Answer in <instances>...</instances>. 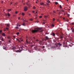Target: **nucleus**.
I'll list each match as a JSON object with an SVG mask.
<instances>
[{
    "label": "nucleus",
    "mask_w": 74,
    "mask_h": 74,
    "mask_svg": "<svg viewBox=\"0 0 74 74\" xmlns=\"http://www.w3.org/2000/svg\"><path fill=\"white\" fill-rule=\"evenodd\" d=\"M3 3V1H1V3Z\"/></svg>",
    "instance_id": "603ef678"
},
{
    "label": "nucleus",
    "mask_w": 74,
    "mask_h": 74,
    "mask_svg": "<svg viewBox=\"0 0 74 74\" xmlns=\"http://www.w3.org/2000/svg\"><path fill=\"white\" fill-rule=\"evenodd\" d=\"M35 18L36 19H37V17H36V18Z\"/></svg>",
    "instance_id": "5fc2aeb1"
},
{
    "label": "nucleus",
    "mask_w": 74,
    "mask_h": 74,
    "mask_svg": "<svg viewBox=\"0 0 74 74\" xmlns=\"http://www.w3.org/2000/svg\"><path fill=\"white\" fill-rule=\"evenodd\" d=\"M47 3H50V1L49 0L46 1Z\"/></svg>",
    "instance_id": "ddd939ff"
},
{
    "label": "nucleus",
    "mask_w": 74,
    "mask_h": 74,
    "mask_svg": "<svg viewBox=\"0 0 74 74\" xmlns=\"http://www.w3.org/2000/svg\"><path fill=\"white\" fill-rule=\"evenodd\" d=\"M21 29H20L18 31L19 32H20V31H21Z\"/></svg>",
    "instance_id": "a18cd8bd"
},
{
    "label": "nucleus",
    "mask_w": 74,
    "mask_h": 74,
    "mask_svg": "<svg viewBox=\"0 0 74 74\" xmlns=\"http://www.w3.org/2000/svg\"><path fill=\"white\" fill-rule=\"evenodd\" d=\"M13 38H14V39L15 38V36H13Z\"/></svg>",
    "instance_id": "49530a36"
},
{
    "label": "nucleus",
    "mask_w": 74,
    "mask_h": 74,
    "mask_svg": "<svg viewBox=\"0 0 74 74\" xmlns=\"http://www.w3.org/2000/svg\"><path fill=\"white\" fill-rule=\"evenodd\" d=\"M43 31V30H41L40 31V32H42Z\"/></svg>",
    "instance_id": "c85d7f7f"
},
{
    "label": "nucleus",
    "mask_w": 74,
    "mask_h": 74,
    "mask_svg": "<svg viewBox=\"0 0 74 74\" xmlns=\"http://www.w3.org/2000/svg\"><path fill=\"white\" fill-rule=\"evenodd\" d=\"M10 36H8V37H7V38L8 39H10Z\"/></svg>",
    "instance_id": "473e14b6"
},
{
    "label": "nucleus",
    "mask_w": 74,
    "mask_h": 74,
    "mask_svg": "<svg viewBox=\"0 0 74 74\" xmlns=\"http://www.w3.org/2000/svg\"><path fill=\"white\" fill-rule=\"evenodd\" d=\"M67 15L69 17V16H70V15L69 14H67Z\"/></svg>",
    "instance_id": "ea45409f"
},
{
    "label": "nucleus",
    "mask_w": 74,
    "mask_h": 74,
    "mask_svg": "<svg viewBox=\"0 0 74 74\" xmlns=\"http://www.w3.org/2000/svg\"><path fill=\"white\" fill-rule=\"evenodd\" d=\"M39 31V28H36L32 30V32L33 33L37 32Z\"/></svg>",
    "instance_id": "f03ea898"
},
{
    "label": "nucleus",
    "mask_w": 74,
    "mask_h": 74,
    "mask_svg": "<svg viewBox=\"0 0 74 74\" xmlns=\"http://www.w3.org/2000/svg\"><path fill=\"white\" fill-rule=\"evenodd\" d=\"M36 42H38V40H36Z\"/></svg>",
    "instance_id": "3c124183"
},
{
    "label": "nucleus",
    "mask_w": 74,
    "mask_h": 74,
    "mask_svg": "<svg viewBox=\"0 0 74 74\" xmlns=\"http://www.w3.org/2000/svg\"><path fill=\"white\" fill-rule=\"evenodd\" d=\"M66 0V1H68V2L69 1V0Z\"/></svg>",
    "instance_id": "338daca9"
},
{
    "label": "nucleus",
    "mask_w": 74,
    "mask_h": 74,
    "mask_svg": "<svg viewBox=\"0 0 74 74\" xmlns=\"http://www.w3.org/2000/svg\"><path fill=\"white\" fill-rule=\"evenodd\" d=\"M60 8H62V6H61V5H60Z\"/></svg>",
    "instance_id": "a878e982"
},
{
    "label": "nucleus",
    "mask_w": 74,
    "mask_h": 74,
    "mask_svg": "<svg viewBox=\"0 0 74 74\" xmlns=\"http://www.w3.org/2000/svg\"><path fill=\"white\" fill-rule=\"evenodd\" d=\"M22 15L23 16L25 15V13H22Z\"/></svg>",
    "instance_id": "4be33fe9"
},
{
    "label": "nucleus",
    "mask_w": 74,
    "mask_h": 74,
    "mask_svg": "<svg viewBox=\"0 0 74 74\" xmlns=\"http://www.w3.org/2000/svg\"><path fill=\"white\" fill-rule=\"evenodd\" d=\"M74 25V23H73L71 24H70V25Z\"/></svg>",
    "instance_id": "5701e85b"
},
{
    "label": "nucleus",
    "mask_w": 74,
    "mask_h": 74,
    "mask_svg": "<svg viewBox=\"0 0 74 74\" xmlns=\"http://www.w3.org/2000/svg\"><path fill=\"white\" fill-rule=\"evenodd\" d=\"M16 52H19L20 51L19 50L15 51Z\"/></svg>",
    "instance_id": "412c9836"
},
{
    "label": "nucleus",
    "mask_w": 74,
    "mask_h": 74,
    "mask_svg": "<svg viewBox=\"0 0 74 74\" xmlns=\"http://www.w3.org/2000/svg\"><path fill=\"white\" fill-rule=\"evenodd\" d=\"M8 16L10 17V14L9 13H8Z\"/></svg>",
    "instance_id": "dca6fc26"
},
{
    "label": "nucleus",
    "mask_w": 74,
    "mask_h": 74,
    "mask_svg": "<svg viewBox=\"0 0 74 74\" xmlns=\"http://www.w3.org/2000/svg\"><path fill=\"white\" fill-rule=\"evenodd\" d=\"M26 43L28 44V41H27V40H26Z\"/></svg>",
    "instance_id": "cd10ccee"
},
{
    "label": "nucleus",
    "mask_w": 74,
    "mask_h": 74,
    "mask_svg": "<svg viewBox=\"0 0 74 74\" xmlns=\"http://www.w3.org/2000/svg\"><path fill=\"white\" fill-rule=\"evenodd\" d=\"M57 45L58 46H62V44H60V43H57Z\"/></svg>",
    "instance_id": "6e6552de"
},
{
    "label": "nucleus",
    "mask_w": 74,
    "mask_h": 74,
    "mask_svg": "<svg viewBox=\"0 0 74 74\" xmlns=\"http://www.w3.org/2000/svg\"><path fill=\"white\" fill-rule=\"evenodd\" d=\"M62 44L63 45H64L65 44L64 42L62 43Z\"/></svg>",
    "instance_id": "a19ab883"
},
{
    "label": "nucleus",
    "mask_w": 74,
    "mask_h": 74,
    "mask_svg": "<svg viewBox=\"0 0 74 74\" xmlns=\"http://www.w3.org/2000/svg\"><path fill=\"white\" fill-rule=\"evenodd\" d=\"M16 35H18L19 34V32H18V33H16Z\"/></svg>",
    "instance_id": "c756f323"
},
{
    "label": "nucleus",
    "mask_w": 74,
    "mask_h": 74,
    "mask_svg": "<svg viewBox=\"0 0 74 74\" xmlns=\"http://www.w3.org/2000/svg\"><path fill=\"white\" fill-rule=\"evenodd\" d=\"M56 35L60 37V38L62 40L63 38V34H60L59 32H57L56 33Z\"/></svg>",
    "instance_id": "f257e3e1"
},
{
    "label": "nucleus",
    "mask_w": 74,
    "mask_h": 74,
    "mask_svg": "<svg viewBox=\"0 0 74 74\" xmlns=\"http://www.w3.org/2000/svg\"><path fill=\"white\" fill-rule=\"evenodd\" d=\"M2 30H0V34H1V35H2V36L5 37V35L4 33H2Z\"/></svg>",
    "instance_id": "7ed1b4c3"
},
{
    "label": "nucleus",
    "mask_w": 74,
    "mask_h": 74,
    "mask_svg": "<svg viewBox=\"0 0 74 74\" xmlns=\"http://www.w3.org/2000/svg\"><path fill=\"white\" fill-rule=\"evenodd\" d=\"M36 9V7L35 6L33 7V9Z\"/></svg>",
    "instance_id": "72a5a7b5"
},
{
    "label": "nucleus",
    "mask_w": 74,
    "mask_h": 74,
    "mask_svg": "<svg viewBox=\"0 0 74 74\" xmlns=\"http://www.w3.org/2000/svg\"><path fill=\"white\" fill-rule=\"evenodd\" d=\"M29 20H30V21H33V19H32V18H31V19H29Z\"/></svg>",
    "instance_id": "7c9ffc66"
},
{
    "label": "nucleus",
    "mask_w": 74,
    "mask_h": 74,
    "mask_svg": "<svg viewBox=\"0 0 74 74\" xmlns=\"http://www.w3.org/2000/svg\"><path fill=\"white\" fill-rule=\"evenodd\" d=\"M52 35L53 36H55V33H52Z\"/></svg>",
    "instance_id": "f8f14e48"
},
{
    "label": "nucleus",
    "mask_w": 74,
    "mask_h": 74,
    "mask_svg": "<svg viewBox=\"0 0 74 74\" xmlns=\"http://www.w3.org/2000/svg\"><path fill=\"white\" fill-rule=\"evenodd\" d=\"M29 16L31 15V14H29Z\"/></svg>",
    "instance_id": "e2e57ef3"
},
{
    "label": "nucleus",
    "mask_w": 74,
    "mask_h": 74,
    "mask_svg": "<svg viewBox=\"0 0 74 74\" xmlns=\"http://www.w3.org/2000/svg\"><path fill=\"white\" fill-rule=\"evenodd\" d=\"M46 5H49V3H46Z\"/></svg>",
    "instance_id": "09e8293b"
},
{
    "label": "nucleus",
    "mask_w": 74,
    "mask_h": 74,
    "mask_svg": "<svg viewBox=\"0 0 74 74\" xmlns=\"http://www.w3.org/2000/svg\"><path fill=\"white\" fill-rule=\"evenodd\" d=\"M16 40H17V41H18V42H19V43H21V42H20V40H19L18 39H16Z\"/></svg>",
    "instance_id": "9b49d317"
},
{
    "label": "nucleus",
    "mask_w": 74,
    "mask_h": 74,
    "mask_svg": "<svg viewBox=\"0 0 74 74\" xmlns=\"http://www.w3.org/2000/svg\"><path fill=\"white\" fill-rule=\"evenodd\" d=\"M23 26H25V22L23 23Z\"/></svg>",
    "instance_id": "6ab92c4d"
},
{
    "label": "nucleus",
    "mask_w": 74,
    "mask_h": 74,
    "mask_svg": "<svg viewBox=\"0 0 74 74\" xmlns=\"http://www.w3.org/2000/svg\"><path fill=\"white\" fill-rule=\"evenodd\" d=\"M18 27H15V28L16 29H18Z\"/></svg>",
    "instance_id": "f704fd0d"
},
{
    "label": "nucleus",
    "mask_w": 74,
    "mask_h": 74,
    "mask_svg": "<svg viewBox=\"0 0 74 74\" xmlns=\"http://www.w3.org/2000/svg\"><path fill=\"white\" fill-rule=\"evenodd\" d=\"M36 13H37V12H36V13H35V14H36Z\"/></svg>",
    "instance_id": "4d7b16f0"
},
{
    "label": "nucleus",
    "mask_w": 74,
    "mask_h": 74,
    "mask_svg": "<svg viewBox=\"0 0 74 74\" xmlns=\"http://www.w3.org/2000/svg\"><path fill=\"white\" fill-rule=\"evenodd\" d=\"M66 21H67V22H69V20H68V19H67V20H66Z\"/></svg>",
    "instance_id": "79ce46f5"
},
{
    "label": "nucleus",
    "mask_w": 74,
    "mask_h": 74,
    "mask_svg": "<svg viewBox=\"0 0 74 74\" xmlns=\"http://www.w3.org/2000/svg\"><path fill=\"white\" fill-rule=\"evenodd\" d=\"M72 30V32H74V29H73V30Z\"/></svg>",
    "instance_id": "c9c22d12"
},
{
    "label": "nucleus",
    "mask_w": 74,
    "mask_h": 74,
    "mask_svg": "<svg viewBox=\"0 0 74 74\" xmlns=\"http://www.w3.org/2000/svg\"><path fill=\"white\" fill-rule=\"evenodd\" d=\"M10 4H12V3H10Z\"/></svg>",
    "instance_id": "774afa93"
},
{
    "label": "nucleus",
    "mask_w": 74,
    "mask_h": 74,
    "mask_svg": "<svg viewBox=\"0 0 74 74\" xmlns=\"http://www.w3.org/2000/svg\"><path fill=\"white\" fill-rule=\"evenodd\" d=\"M0 40H2V41H4V40L3 39V38L2 37V36H1V37H0Z\"/></svg>",
    "instance_id": "39448f33"
},
{
    "label": "nucleus",
    "mask_w": 74,
    "mask_h": 74,
    "mask_svg": "<svg viewBox=\"0 0 74 74\" xmlns=\"http://www.w3.org/2000/svg\"><path fill=\"white\" fill-rule=\"evenodd\" d=\"M19 39H20V40H21V41H23V39H22V38H19Z\"/></svg>",
    "instance_id": "9d476101"
},
{
    "label": "nucleus",
    "mask_w": 74,
    "mask_h": 74,
    "mask_svg": "<svg viewBox=\"0 0 74 74\" xmlns=\"http://www.w3.org/2000/svg\"><path fill=\"white\" fill-rule=\"evenodd\" d=\"M15 47H13L12 48V50H15Z\"/></svg>",
    "instance_id": "aec40b11"
},
{
    "label": "nucleus",
    "mask_w": 74,
    "mask_h": 74,
    "mask_svg": "<svg viewBox=\"0 0 74 74\" xmlns=\"http://www.w3.org/2000/svg\"><path fill=\"white\" fill-rule=\"evenodd\" d=\"M3 49H5V50H7V48L5 46H3Z\"/></svg>",
    "instance_id": "0eeeda50"
},
{
    "label": "nucleus",
    "mask_w": 74,
    "mask_h": 74,
    "mask_svg": "<svg viewBox=\"0 0 74 74\" xmlns=\"http://www.w3.org/2000/svg\"><path fill=\"white\" fill-rule=\"evenodd\" d=\"M32 12L34 13V11H33Z\"/></svg>",
    "instance_id": "052dcab7"
},
{
    "label": "nucleus",
    "mask_w": 74,
    "mask_h": 74,
    "mask_svg": "<svg viewBox=\"0 0 74 74\" xmlns=\"http://www.w3.org/2000/svg\"><path fill=\"white\" fill-rule=\"evenodd\" d=\"M4 31H5V29H4Z\"/></svg>",
    "instance_id": "69168bd1"
},
{
    "label": "nucleus",
    "mask_w": 74,
    "mask_h": 74,
    "mask_svg": "<svg viewBox=\"0 0 74 74\" xmlns=\"http://www.w3.org/2000/svg\"><path fill=\"white\" fill-rule=\"evenodd\" d=\"M8 11L10 12L12 10H11V9H8Z\"/></svg>",
    "instance_id": "2eb2a0df"
},
{
    "label": "nucleus",
    "mask_w": 74,
    "mask_h": 74,
    "mask_svg": "<svg viewBox=\"0 0 74 74\" xmlns=\"http://www.w3.org/2000/svg\"><path fill=\"white\" fill-rule=\"evenodd\" d=\"M47 16H45V18H47Z\"/></svg>",
    "instance_id": "864d4df0"
},
{
    "label": "nucleus",
    "mask_w": 74,
    "mask_h": 74,
    "mask_svg": "<svg viewBox=\"0 0 74 74\" xmlns=\"http://www.w3.org/2000/svg\"><path fill=\"white\" fill-rule=\"evenodd\" d=\"M53 42H56V40H53Z\"/></svg>",
    "instance_id": "680f3d73"
},
{
    "label": "nucleus",
    "mask_w": 74,
    "mask_h": 74,
    "mask_svg": "<svg viewBox=\"0 0 74 74\" xmlns=\"http://www.w3.org/2000/svg\"><path fill=\"white\" fill-rule=\"evenodd\" d=\"M5 16H8V14H5Z\"/></svg>",
    "instance_id": "de8ad7c7"
},
{
    "label": "nucleus",
    "mask_w": 74,
    "mask_h": 74,
    "mask_svg": "<svg viewBox=\"0 0 74 74\" xmlns=\"http://www.w3.org/2000/svg\"><path fill=\"white\" fill-rule=\"evenodd\" d=\"M8 42H9V43L10 42V40H8Z\"/></svg>",
    "instance_id": "8fccbe9b"
},
{
    "label": "nucleus",
    "mask_w": 74,
    "mask_h": 74,
    "mask_svg": "<svg viewBox=\"0 0 74 74\" xmlns=\"http://www.w3.org/2000/svg\"><path fill=\"white\" fill-rule=\"evenodd\" d=\"M53 21H55V18H53Z\"/></svg>",
    "instance_id": "2f4dec72"
},
{
    "label": "nucleus",
    "mask_w": 74,
    "mask_h": 74,
    "mask_svg": "<svg viewBox=\"0 0 74 74\" xmlns=\"http://www.w3.org/2000/svg\"><path fill=\"white\" fill-rule=\"evenodd\" d=\"M18 24H19V23H17V26H18Z\"/></svg>",
    "instance_id": "6e6d98bb"
},
{
    "label": "nucleus",
    "mask_w": 74,
    "mask_h": 74,
    "mask_svg": "<svg viewBox=\"0 0 74 74\" xmlns=\"http://www.w3.org/2000/svg\"><path fill=\"white\" fill-rule=\"evenodd\" d=\"M6 29H7V30H8V27H6Z\"/></svg>",
    "instance_id": "4c0bfd02"
},
{
    "label": "nucleus",
    "mask_w": 74,
    "mask_h": 74,
    "mask_svg": "<svg viewBox=\"0 0 74 74\" xmlns=\"http://www.w3.org/2000/svg\"><path fill=\"white\" fill-rule=\"evenodd\" d=\"M59 14H60V12H59Z\"/></svg>",
    "instance_id": "0e129e2a"
},
{
    "label": "nucleus",
    "mask_w": 74,
    "mask_h": 74,
    "mask_svg": "<svg viewBox=\"0 0 74 74\" xmlns=\"http://www.w3.org/2000/svg\"><path fill=\"white\" fill-rule=\"evenodd\" d=\"M58 4V2H55V4H56V5H57V4Z\"/></svg>",
    "instance_id": "f3484780"
},
{
    "label": "nucleus",
    "mask_w": 74,
    "mask_h": 74,
    "mask_svg": "<svg viewBox=\"0 0 74 74\" xmlns=\"http://www.w3.org/2000/svg\"><path fill=\"white\" fill-rule=\"evenodd\" d=\"M57 21L58 22H60V20L59 19H57Z\"/></svg>",
    "instance_id": "b1692460"
},
{
    "label": "nucleus",
    "mask_w": 74,
    "mask_h": 74,
    "mask_svg": "<svg viewBox=\"0 0 74 74\" xmlns=\"http://www.w3.org/2000/svg\"><path fill=\"white\" fill-rule=\"evenodd\" d=\"M51 26L52 27H54V25L52 24L51 25Z\"/></svg>",
    "instance_id": "a211bd4d"
},
{
    "label": "nucleus",
    "mask_w": 74,
    "mask_h": 74,
    "mask_svg": "<svg viewBox=\"0 0 74 74\" xmlns=\"http://www.w3.org/2000/svg\"><path fill=\"white\" fill-rule=\"evenodd\" d=\"M42 18V16H39V18Z\"/></svg>",
    "instance_id": "e433bc0d"
},
{
    "label": "nucleus",
    "mask_w": 74,
    "mask_h": 74,
    "mask_svg": "<svg viewBox=\"0 0 74 74\" xmlns=\"http://www.w3.org/2000/svg\"><path fill=\"white\" fill-rule=\"evenodd\" d=\"M44 48H45V46H42V49H44Z\"/></svg>",
    "instance_id": "58836bf2"
},
{
    "label": "nucleus",
    "mask_w": 74,
    "mask_h": 74,
    "mask_svg": "<svg viewBox=\"0 0 74 74\" xmlns=\"http://www.w3.org/2000/svg\"><path fill=\"white\" fill-rule=\"evenodd\" d=\"M56 38V39H57V40H58L60 38H57H57Z\"/></svg>",
    "instance_id": "393cba45"
},
{
    "label": "nucleus",
    "mask_w": 74,
    "mask_h": 74,
    "mask_svg": "<svg viewBox=\"0 0 74 74\" xmlns=\"http://www.w3.org/2000/svg\"><path fill=\"white\" fill-rule=\"evenodd\" d=\"M28 8L27 6H25L24 7V11H27Z\"/></svg>",
    "instance_id": "20e7f679"
},
{
    "label": "nucleus",
    "mask_w": 74,
    "mask_h": 74,
    "mask_svg": "<svg viewBox=\"0 0 74 74\" xmlns=\"http://www.w3.org/2000/svg\"><path fill=\"white\" fill-rule=\"evenodd\" d=\"M20 19V18L18 17V19Z\"/></svg>",
    "instance_id": "13d9d810"
},
{
    "label": "nucleus",
    "mask_w": 74,
    "mask_h": 74,
    "mask_svg": "<svg viewBox=\"0 0 74 74\" xmlns=\"http://www.w3.org/2000/svg\"><path fill=\"white\" fill-rule=\"evenodd\" d=\"M41 41H39V43H41Z\"/></svg>",
    "instance_id": "bf43d9fd"
},
{
    "label": "nucleus",
    "mask_w": 74,
    "mask_h": 74,
    "mask_svg": "<svg viewBox=\"0 0 74 74\" xmlns=\"http://www.w3.org/2000/svg\"><path fill=\"white\" fill-rule=\"evenodd\" d=\"M49 38H48V37L47 36H45V41H46V40H49Z\"/></svg>",
    "instance_id": "423d86ee"
},
{
    "label": "nucleus",
    "mask_w": 74,
    "mask_h": 74,
    "mask_svg": "<svg viewBox=\"0 0 74 74\" xmlns=\"http://www.w3.org/2000/svg\"><path fill=\"white\" fill-rule=\"evenodd\" d=\"M10 24H7L6 25V26L8 27H10Z\"/></svg>",
    "instance_id": "1a4fd4ad"
},
{
    "label": "nucleus",
    "mask_w": 74,
    "mask_h": 74,
    "mask_svg": "<svg viewBox=\"0 0 74 74\" xmlns=\"http://www.w3.org/2000/svg\"><path fill=\"white\" fill-rule=\"evenodd\" d=\"M74 29H73V27H71V30H73Z\"/></svg>",
    "instance_id": "bb28decb"
},
{
    "label": "nucleus",
    "mask_w": 74,
    "mask_h": 74,
    "mask_svg": "<svg viewBox=\"0 0 74 74\" xmlns=\"http://www.w3.org/2000/svg\"><path fill=\"white\" fill-rule=\"evenodd\" d=\"M40 4L41 5H44V4L43 3H40Z\"/></svg>",
    "instance_id": "4468645a"
},
{
    "label": "nucleus",
    "mask_w": 74,
    "mask_h": 74,
    "mask_svg": "<svg viewBox=\"0 0 74 74\" xmlns=\"http://www.w3.org/2000/svg\"><path fill=\"white\" fill-rule=\"evenodd\" d=\"M18 13V12L17 11L15 12V14H17Z\"/></svg>",
    "instance_id": "37998d69"
},
{
    "label": "nucleus",
    "mask_w": 74,
    "mask_h": 74,
    "mask_svg": "<svg viewBox=\"0 0 74 74\" xmlns=\"http://www.w3.org/2000/svg\"><path fill=\"white\" fill-rule=\"evenodd\" d=\"M64 12V10H61L60 11V12Z\"/></svg>",
    "instance_id": "c03bdc74"
}]
</instances>
